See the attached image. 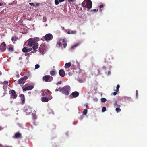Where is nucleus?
<instances>
[{
  "mask_svg": "<svg viewBox=\"0 0 147 147\" xmlns=\"http://www.w3.org/2000/svg\"><path fill=\"white\" fill-rule=\"evenodd\" d=\"M70 89V87L66 86L61 88L59 91L62 92V94L66 95H68L69 94Z\"/></svg>",
  "mask_w": 147,
  "mask_h": 147,
  "instance_id": "nucleus-1",
  "label": "nucleus"
},
{
  "mask_svg": "<svg viewBox=\"0 0 147 147\" xmlns=\"http://www.w3.org/2000/svg\"><path fill=\"white\" fill-rule=\"evenodd\" d=\"M86 0V6L85 5V1L86 0H84L83 2L82 3V6L84 7V8H87L88 9H90L92 7V2L90 0Z\"/></svg>",
  "mask_w": 147,
  "mask_h": 147,
  "instance_id": "nucleus-2",
  "label": "nucleus"
},
{
  "mask_svg": "<svg viewBox=\"0 0 147 147\" xmlns=\"http://www.w3.org/2000/svg\"><path fill=\"white\" fill-rule=\"evenodd\" d=\"M42 79L46 82H51L53 80V77L50 75H45L43 77Z\"/></svg>",
  "mask_w": 147,
  "mask_h": 147,
  "instance_id": "nucleus-3",
  "label": "nucleus"
},
{
  "mask_svg": "<svg viewBox=\"0 0 147 147\" xmlns=\"http://www.w3.org/2000/svg\"><path fill=\"white\" fill-rule=\"evenodd\" d=\"M43 38L46 41H50L53 39V36L51 34L48 33L46 34L45 36H43Z\"/></svg>",
  "mask_w": 147,
  "mask_h": 147,
  "instance_id": "nucleus-4",
  "label": "nucleus"
},
{
  "mask_svg": "<svg viewBox=\"0 0 147 147\" xmlns=\"http://www.w3.org/2000/svg\"><path fill=\"white\" fill-rule=\"evenodd\" d=\"M27 79L28 77L27 76H24L18 80V84H24L26 80Z\"/></svg>",
  "mask_w": 147,
  "mask_h": 147,
  "instance_id": "nucleus-5",
  "label": "nucleus"
},
{
  "mask_svg": "<svg viewBox=\"0 0 147 147\" xmlns=\"http://www.w3.org/2000/svg\"><path fill=\"white\" fill-rule=\"evenodd\" d=\"M9 94H10L11 98L16 99L17 97V95L15 91L13 90H12L9 92Z\"/></svg>",
  "mask_w": 147,
  "mask_h": 147,
  "instance_id": "nucleus-6",
  "label": "nucleus"
},
{
  "mask_svg": "<svg viewBox=\"0 0 147 147\" xmlns=\"http://www.w3.org/2000/svg\"><path fill=\"white\" fill-rule=\"evenodd\" d=\"M6 48V44L4 42H3L0 45V50L1 52H4Z\"/></svg>",
  "mask_w": 147,
  "mask_h": 147,
  "instance_id": "nucleus-7",
  "label": "nucleus"
},
{
  "mask_svg": "<svg viewBox=\"0 0 147 147\" xmlns=\"http://www.w3.org/2000/svg\"><path fill=\"white\" fill-rule=\"evenodd\" d=\"M45 45L43 44H42L39 47V51L40 53L43 54L44 51Z\"/></svg>",
  "mask_w": 147,
  "mask_h": 147,
  "instance_id": "nucleus-8",
  "label": "nucleus"
},
{
  "mask_svg": "<svg viewBox=\"0 0 147 147\" xmlns=\"http://www.w3.org/2000/svg\"><path fill=\"white\" fill-rule=\"evenodd\" d=\"M27 41L29 47H32L34 43V42L33 41V40L31 38L29 39Z\"/></svg>",
  "mask_w": 147,
  "mask_h": 147,
  "instance_id": "nucleus-9",
  "label": "nucleus"
},
{
  "mask_svg": "<svg viewBox=\"0 0 147 147\" xmlns=\"http://www.w3.org/2000/svg\"><path fill=\"white\" fill-rule=\"evenodd\" d=\"M33 86L32 85L29 86L24 88L23 89V91H26L27 90H31L33 88Z\"/></svg>",
  "mask_w": 147,
  "mask_h": 147,
  "instance_id": "nucleus-10",
  "label": "nucleus"
},
{
  "mask_svg": "<svg viewBox=\"0 0 147 147\" xmlns=\"http://www.w3.org/2000/svg\"><path fill=\"white\" fill-rule=\"evenodd\" d=\"M32 50V48H31L28 49L27 47H24L22 49V51L24 53L28 52Z\"/></svg>",
  "mask_w": 147,
  "mask_h": 147,
  "instance_id": "nucleus-11",
  "label": "nucleus"
},
{
  "mask_svg": "<svg viewBox=\"0 0 147 147\" xmlns=\"http://www.w3.org/2000/svg\"><path fill=\"white\" fill-rule=\"evenodd\" d=\"M52 98V97L51 96V98L50 99H49L45 97H43L41 98V100L43 102H47Z\"/></svg>",
  "mask_w": 147,
  "mask_h": 147,
  "instance_id": "nucleus-12",
  "label": "nucleus"
},
{
  "mask_svg": "<svg viewBox=\"0 0 147 147\" xmlns=\"http://www.w3.org/2000/svg\"><path fill=\"white\" fill-rule=\"evenodd\" d=\"M33 45V46L32 47L33 50L35 51L34 52H36V50L37 49L38 46V43H34Z\"/></svg>",
  "mask_w": 147,
  "mask_h": 147,
  "instance_id": "nucleus-13",
  "label": "nucleus"
},
{
  "mask_svg": "<svg viewBox=\"0 0 147 147\" xmlns=\"http://www.w3.org/2000/svg\"><path fill=\"white\" fill-rule=\"evenodd\" d=\"M21 134L19 132H17L15 134V135L13 137L14 138H18L21 137Z\"/></svg>",
  "mask_w": 147,
  "mask_h": 147,
  "instance_id": "nucleus-14",
  "label": "nucleus"
},
{
  "mask_svg": "<svg viewBox=\"0 0 147 147\" xmlns=\"http://www.w3.org/2000/svg\"><path fill=\"white\" fill-rule=\"evenodd\" d=\"M59 73L60 76L62 77H63L65 76V72L63 69L59 70Z\"/></svg>",
  "mask_w": 147,
  "mask_h": 147,
  "instance_id": "nucleus-15",
  "label": "nucleus"
},
{
  "mask_svg": "<svg viewBox=\"0 0 147 147\" xmlns=\"http://www.w3.org/2000/svg\"><path fill=\"white\" fill-rule=\"evenodd\" d=\"M20 97L22 101V104H24L25 103V100L24 95L23 94H21L20 95Z\"/></svg>",
  "mask_w": 147,
  "mask_h": 147,
  "instance_id": "nucleus-16",
  "label": "nucleus"
},
{
  "mask_svg": "<svg viewBox=\"0 0 147 147\" xmlns=\"http://www.w3.org/2000/svg\"><path fill=\"white\" fill-rule=\"evenodd\" d=\"M7 49L9 51L13 52V46L11 45H10L8 46Z\"/></svg>",
  "mask_w": 147,
  "mask_h": 147,
  "instance_id": "nucleus-17",
  "label": "nucleus"
},
{
  "mask_svg": "<svg viewBox=\"0 0 147 147\" xmlns=\"http://www.w3.org/2000/svg\"><path fill=\"white\" fill-rule=\"evenodd\" d=\"M79 93L77 91L74 92L71 94V95L74 97H76L78 96L79 95Z\"/></svg>",
  "mask_w": 147,
  "mask_h": 147,
  "instance_id": "nucleus-18",
  "label": "nucleus"
},
{
  "mask_svg": "<svg viewBox=\"0 0 147 147\" xmlns=\"http://www.w3.org/2000/svg\"><path fill=\"white\" fill-rule=\"evenodd\" d=\"M65 70L67 72H68V75L69 76H71L72 74V73L70 71V69L68 68H65Z\"/></svg>",
  "mask_w": 147,
  "mask_h": 147,
  "instance_id": "nucleus-19",
  "label": "nucleus"
},
{
  "mask_svg": "<svg viewBox=\"0 0 147 147\" xmlns=\"http://www.w3.org/2000/svg\"><path fill=\"white\" fill-rule=\"evenodd\" d=\"M100 69H97L94 72V74L96 76L99 75L100 72Z\"/></svg>",
  "mask_w": 147,
  "mask_h": 147,
  "instance_id": "nucleus-20",
  "label": "nucleus"
},
{
  "mask_svg": "<svg viewBox=\"0 0 147 147\" xmlns=\"http://www.w3.org/2000/svg\"><path fill=\"white\" fill-rule=\"evenodd\" d=\"M71 65V63L70 62H69L66 63L65 65V68H68L70 67Z\"/></svg>",
  "mask_w": 147,
  "mask_h": 147,
  "instance_id": "nucleus-21",
  "label": "nucleus"
},
{
  "mask_svg": "<svg viewBox=\"0 0 147 147\" xmlns=\"http://www.w3.org/2000/svg\"><path fill=\"white\" fill-rule=\"evenodd\" d=\"M61 42L62 40L60 39L59 40V42H58L57 43L56 45L58 47H59L60 46H61L62 45Z\"/></svg>",
  "mask_w": 147,
  "mask_h": 147,
  "instance_id": "nucleus-22",
  "label": "nucleus"
},
{
  "mask_svg": "<svg viewBox=\"0 0 147 147\" xmlns=\"http://www.w3.org/2000/svg\"><path fill=\"white\" fill-rule=\"evenodd\" d=\"M76 33V31H73L69 30L67 32V33L68 34H75Z\"/></svg>",
  "mask_w": 147,
  "mask_h": 147,
  "instance_id": "nucleus-23",
  "label": "nucleus"
},
{
  "mask_svg": "<svg viewBox=\"0 0 147 147\" xmlns=\"http://www.w3.org/2000/svg\"><path fill=\"white\" fill-rule=\"evenodd\" d=\"M8 83V82L7 81H5L3 82H1L0 83V84H5L6 85H7Z\"/></svg>",
  "mask_w": 147,
  "mask_h": 147,
  "instance_id": "nucleus-24",
  "label": "nucleus"
},
{
  "mask_svg": "<svg viewBox=\"0 0 147 147\" xmlns=\"http://www.w3.org/2000/svg\"><path fill=\"white\" fill-rule=\"evenodd\" d=\"M50 74L51 76H54L56 74V72L55 71H51L50 72Z\"/></svg>",
  "mask_w": 147,
  "mask_h": 147,
  "instance_id": "nucleus-25",
  "label": "nucleus"
},
{
  "mask_svg": "<svg viewBox=\"0 0 147 147\" xmlns=\"http://www.w3.org/2000/svg\"><path fill=\"white\" fill-rule=\"evenodd\" d=\"M115 107H120V105L117 104V102H114L113 103Z\"/></svg>",
  "mask_w": 147,
  "mask_h": 147,
  "instance_id": "nucleus-26",
  "label": "nucleus"
},
{
  "mask_svg": "<svg viewBox=\"0 0 147 147\" xmlns=\"http://www.w3.org/2000/svg\"><path fill=\"white\" fill-rule=\"evenodd\" d=\"M33 40V41L34 42V43L35 42L38 41L39 40V38H31Z\"/></svg>",
  "mask_w": 147,
  "mask_h": 147,
  "instance_id": "nucleus-27",
  "label": "nucleus"
},
{
  "mask_svg": "<svg viewBox=\"0 0 147 147\" xmlns=\"http://www.w3.org/2000/svg\"><path fill=\"white\" fill-rule=\"evenodd\" d=\"M87 109H84L83 111V114L84 115H86L87 113Z\"/></svg>",
  "mask_w": 147,
  "mask_h": 147,
  "instance_id": "nucleus-28",
  "label": "nucleus"
},
{
  "mask_svg": "<svg viewBox=\"0 0 147 147\" xmlns=\"http://www.w3.org/2000/svg\"><path fill=\"white\" fill-rule=\"evenodd\" d=\"M119 87H120V85L119 84H118L117 86L116 89L115 90V91L117 92H118L119 91Z\"/></svg>",
  "mask_w": 147,
  "mask_h": 147,
  "instance_id": "nucleus-29",
  "label": "nucleus"
},
{
  "mask_svg": "<svg viewBox=\"0 0 147 147\" xmlns=\"http://www.w3.org/2000/svg\"><path fill=\"white\" fill-rule=\"evenodd\" d=\"M101 101L102 102H105L107 101V100L105 98H102L101 99Z\"/></svg>",
  "mask_w": 147,
  "mask_h": 147,
  "instance_id": "nucleus-30",
  "label": "nucleus"
},
{
  "mask_svg": "<svg viewBox=\"0 0 147 147\" xmlns=\"http://www.w3.org/2000/svg\"><path fill=\"white\" fill-rule=\"evenodd\" d=\"M17 38L16 36L12 37L11 38V40L12 41H16L17 40Z\"/></svg>",
  "mask_w": 147,
  "mask_h": 147,
  "instance_id": "nucleus-31",
  "label": "nucleus"
},
{
  "mask_svg": "<svg viewBox=\"0 0 147 147\" xmlns=\"http://www.w3.org/2000/svg\"><path fill=\"white\" fill-rule=\"evenodd\" d=\"M121 109L120 107H116V111L117 112H119L121 111Z\"/></svg>",
  "mask_w": 147,
  "mask_h": 147,
  "instance_id": "nucleus-32",
  "label": "nucleus"
},
{
  "mask_svg": "<svg viewBox=\"0 0 147 147\" xmlns=\"http://www.w3.org/2000/svg\"><path fill=\"white\" fill-rule=\"evenodd\" d=\"M39 67H40V66H39V65L37 64L35 65V69H38V68H39Z\"/></svg>",
  "mask_w": 147,
  "mask_h": 147,
  "instance_id": "nucleus-33",
  "label": "nucleus"
},
{
  "mask_svg": "<svg viewBox=\"0 0 147 147\" xmlns=\"http://www.w3.org/2000/svg\"><path fill=\"white\" fill-rule=\"evenodd\" d=\"M136 98H138V92L137 90H136Z\"/></svg>",
  "mask_w": 147,
  "mask_h": 147,
  "instance_id": "nucleus-34",
  "label": "nucleus"
},
{
  "mask_svg": "<svg viewBox=\"0 0 147 147\" xmlns=\"http://www.w3.org/2000/svg\"><path fill=\"white\" fill-rule=\"evenodd\" d=\"M106 108L105 107H102V111L103 112H104L105 111H106Z\"/></svg>",
  "mask_w": 147,
  "mask_h": 147,
  "instance_id": "nucleus-35",
  "label": "nucleus"
},
{
  "mask_svg": "<svg viewBox=\"0 0 147 147\" xmlns=\"http://www.w3.org/2000/svg\"><path fill=\"white\" fill-rule=\"evenodd\" d=\"M59 1L58 0H55V2L56 5H57L59 4Z\"/></svg>",
  "mask_w": 147,
  "mask_h": 147,
  "instance_id": "nucleus-36",
  "label": "nucleus"
},
{
  "mask_svg": "<svg viewBox=\"0 0 147 147\" xmlns=\"http://www.w3.org/2000/svg\"><path fill=\"white\" fill-rule=\"evenodd\" d=\"M46 92L45 93H46V94L48 95L49 94V93L50 92V91L49 90H46Z\"/></svg>",
  "mask_w": 147,
  "mask_h": 147,
  "instance_id": "nucleus-37",
  "label": "nucleus"
},
{
  "mask_svg": "<svg viewBox=\"0 0 147 147\" xmlns=\"http://www.w3.org/2000/svg\"><path fill=\"white\" fill-rule=\"evenodd\" d=\"M67 44L66 43H65L63 44V45L64 48H65L67 46Z\"/></svg>",
  "mask_w": 147,
  "mask_h": 147,
  "instance_id": "nucleus-38",
  "label": "nucleus"
},
{
  "mask_svg": "<svg viewBox=\"0 0 147 147\" xmlns=\"http://www.w3.org/2000/svg\"><path fill=\"white\" fill-rule=\"evenodd\" d=\"M29 4L31 6H33L34 7H35V5L33 3H29Z\"/></svg>",
  "mask_w": 147,
  "mask_h": 147,
  "instance_id": "nucleus-39",
  "label": "nucleus"
},
{
  "mask_svg": "<svg viewBox=\"0 0 147 147\" xmlns=\"http://www.w3.org/2000/svg\"><path fill=\"white\" fill-rule=\"evenodd\" d=\"M98 11V9H94L91 10V11H94V12H97Z\"/></svg>",
  "mask_w": 147,
  "mask_h": 147,
  "instance_id": "nucleus-40",
  "label": "nucleus"
},
{
  "mask_svg": "<svg viewBox=\"0 0 147 147\" xmlns=\"http://www.w3.org/2000/svg\"><path fill=\"white\" fill-rule=\"evenodd\" d=\"M61 81H60L59 82H58L57 83H56V84L57 85H58V84H61Z\"/></svg>",
  "mask_w": 147,
  "mask_h": 147,
  "instance_id": "nucleus-41",
  "label": "nucleus"
},
{
  "mask_svg": "<svg viewBox=\"0 0 147 147\" xmlns=\"http://www.w3.org/2000/svg\"><path fill=\"white\" fill-rule=\"evenodd\" d=\"M62 42H63L66 43L65 42H66V40L65 39H63L62 40Z\"/></svg>",
  "mask_w": 147,
  "mask_h": 147,
  "instance_id": "nucleus-42",
  "label": "nucleus"
},
{
  "mask_svg": "<svg viewBox=\"0 0 147 147\" xmlns=\"http://www.w3.org/2000/svg\"><path fill=\"white\" fill-rule=\"evenodd\" d=\"M103 5H101L100 6H99V7L100 8H102L103 7Z\"/></svg>",
  "mask_w": 147,
  "mask_h": 147,
  "instance_id": "nucleus-43",
  "label": "nucleus"
},
{
  "mask_svg": "<svg viewBox=\"0 0 147 147\" xmlns=\"http://www.w3.org/2000/svg\"><path fill=\"white\" fill-rule=\"evenodd\" d=\"M94 100L95 101H98V99L97 98H94Z\"/></svg>",
  "mask_w": 147,
  "mask_h": 147,
  "instance_id": "nucleus-44",
  "label": "nucleus"
},
{
  "mask_svg": "<svg viewBox=\"0 0 147 147\" xmlns=\"http://www.w3.org/2000/svg\"><path fill=\"white\" fill-rule=\"evenodd\" d=\"M77 45H78V44L75 45H73V46L72 47V48H73L74 47H76Z\"/></svg>",
  "mask_w": 147,
  "mask_h": 147,
  "instance_id": "nucleus-45",
  "label": "nucleus"
},
{
  "mask_svg": "<svg viewBox=\"0 0 147 147\" xmlns=\"http://www.w3.org/2000/svg\"><path fill=\"white\" fill-rule=\"evenodd\" d=\"M39 6V4L38 3H36V5H35V7H38Z\"/></svg>",
  "mask_w": 147,
  "mask_h": 147,
  "instance_id": "nucleus-46",
  "label": "nucleus"
},
{
  "mask_svg": "<svg viewBox=\"0 0 147 147\" xmlns=\"http://www.w3.org/2000/svg\"><path fill=\"white\" fill-rule=\"evenodd\" d=\"M68 2H73L74 0H68Z\"/></svg>",
  "mask_w": 147,
  "mask_h": 147,
  "instance_id": "nucleus-47",
  "label": "nucleus"
},
{
  "mask_svg": "<svg viewBox=\"0 0 147 147\" xmlns=\"http://www.w3.org/2000/svg\"><path fill=\"white\" fill-rule=\"evenodd\" d=\"M65 0H59V1L60 2H61L64 1Z\"/></svg>",
  "mask_w": 147,
  "mask_h": 147,
  "instance_id": "nucleus-48",
  "label": "nucleus"
},
{
  "mask_svg": "<svg viewBox=\"0 0 147 147\" xmlns=\"http://www.w3.org/2000/svg\"><path fill=\"white\" fill-rule=\"evenodd\" d=\"M117 94V93L115 92H114L113 93V95L115 96Z\"/></svg>",
  "mask_w": 147,
  "mask_h": 147,
  "instance_id": "nucleus-49",
  "label": "nucleus"
},
{
  "mask_svg": "<svg viewBox=\"0 0 147 147\" xmlns=\"http://www.w3.org/2000/svg\"><path fill=\"white\" fill-rule=\"evenodd\" d=\"M111 74V72L110 71H109L108 72V75H110Z\"/></svg>",
  "mask_w": 147,
  "mask_h": 147,
  "instance_id": "nucleus-50",
  "label": "nucleus"
},
{
  "mask_svg": "<svg viewBox=\"0 0 147 147\" xmlns=\"http://www.w3.org/2000/svg\"><path fill=\"white\" fill-rule=\"evenodd\" d=\"M33 123L34 124V125H37V124H36V122H33Z\"/></svg>",
  "mask_w": 147,
  "mask_h": 147,
  "instance_id": "nucleus-51",
  "label": "nucleus"
},
{
  "mask_svg": "<svg viewBox=\"0 0 147 147\" xmlns=\"http://www.w3.org/2000/svg\"><path fill=\"white\" fill-rule=\"evenodd\" d=\"M59 91V89H55V91L56 92H57V91Z\"/></svg>",
  "mask_w": 147,
  "mask_h": 147,
  "instance_id": "nucleus-52",
  "label": "nucleus"
},
{
  "mask_svg": "<svg viewBox=\"0 0 147 147\" xmlns=\"http://www.w3.org/2000/svg\"><path fill=\"white\" fill-rule=\"evenodd\" d=\"M102 69H106V67L105 66H103L102 67Z\"/></svg>",
  "mask_w": 147,
  "mask_h": 147,
  "instance_id": "nucleus-53",
  "label": "nucleus"
},
{
  "mask_svg": "<svg viewBox=\"0 0 147 147\" xmlns=\"http://www.w3.org/2000/svg\"><path fill=\"white\" fill-rule=\"evenodd\" d=\"M3 5V3H0V6H2Z\"/></svg>",
  "mask_w": 147,
  "mask_h": 147,
  "instance_id": "nucleus-54",
  "label": "nucleus"
},
{
  "mask_svg": "<svg viewBox=\"0 0 147 147\" xmlns=\"http://www.w3.org/2000/svg\"><path fill=\"white\" fill-rule=\"evenodd\" d=\"M61 89V88L60 87H59V88H58V89L60 90V89Z\"/></svg>",
  "mask_w": 147,
  "mask_h": 147,
  "instance_id": "nucleus-55",
  "label": "nucleus"
},
{
  "mask_svg": "<svg viewBox=\"0 0 147 147\" xmlns=\"http://www.w3.org/2000/svg\"><path fill=\"white\" fill-rule=\"evenodd\" d=\"M45 94L44 93H42V96H45Z\"/></svg>",
  "mask_w": 147,
  "mask_h": 147,
  "instance_id": "nucleus-56",
  "label": "nucleus"
},
{
  "mask_svg": "<svg viewBox=\"0 0 147 147\" xmlns=\"http://www.w3.org/2000/svg\"><path fill=\"white\" fill-rule=\"evenodd\" d=\"M44 18H46V17H44L43 18V19H44Z\"/></svg>",
  "mask_w": 147,
  "mask_h": 147,
  "instance_id": "nucleus-57",
  "label": "nucleus"
},
{
  "mask_svg": "<svg viewBox=\"0 0 147 147\" xmlns=\"http://www.w3.org/2000/svg\"><path fill=\"white\" fill-rule=\"evenodd\" d=\"M25 55L26 56V54H25Z\"/></svg>",
  "mask_w": 147,
  "mask_h": 147,
  "instance_id": "nucleus-58",
  "label": "nucleus"
},
{
  "mask_svg": "<svg viewBox=\"0 0 147 147\" xmlns=\"http://www.w3.org/2000/svg\"><path fill=\"white\" fill-rule=\"evenodd\" d=\"M43 39V38H42L41 40Z\"/></svg>",
  "mask_w": 147,
  "mask_h": 147,
  "instance_id": "nucleus-59",
  "label": "nucleus"
}]
</instances>
